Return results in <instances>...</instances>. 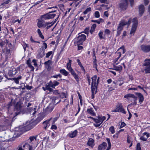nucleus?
<instances>
[{"label":"nucleus","mask_w":150,"mask_h":150,"mask_svg":"<svg viewBox=\"0 0 150 150\" xmlns=\"http://www.w3.org/2000/svg\"><path fill=\"white\" fill-rule=\"evenodd\" d=\"M131 18H130L127 21L124 20H121L119 24L117 29V36L120 35L124 26L126 25H129L131 23Z\"/></svg>","instance_id":"f257e3e1"},{"label":"nucleus","mask_w":150,"mask_h":150,"mask_svg":"<svg viewBox=\"0 0 150 150\" xmlns=\"http://www.w3.org/2000/svg\"><path fill=\"white\" fill-rule=\"evenodd\" d=\"M131 21L132 22L133 24L129 33L130 37L134 35L136 30L138 24V20L137 18H134L132 19L131 18Z\"/></svg>","instance_id":"f03ea898"},{"label":"nucleus","mask_w":150,"mask_h":150,"mask_svg":"<svg viewBox=\"0 0 150 150\" xmlns=\"http://www.w3.org/2000/svg\"><path fill=\"white\" fill-rule=\"evenodd\" d=\"M97 76L94 75L92 78V82L91 85V89L92 93H96L97 92L98 83H96Z\"/></svg>","instance_id":"7ed1b4c3"},{"label":"nucleus","mask_w":150,"mask_h":150,"mask_svg":"<svg viewBox=\"0 0 150 150\" xmlns=\"http://www.w3.org/2000/svg\"><path fill=\"white\" fill-rule=\"evenodd\" d=\"M36 139L35 137L32 136L30 137L27 140L26 142H23L24 144H26L28 145L27 148L28 150H33L32 146L30 144H33L35 142Z\"/></svg>","instance_id":"20e7f679"},{"label":"nucleus","mask_w":150,"mask_h":150,"mask_svg":"<svg viewBox=\"0 0 150 150\" xmlns=\"http://www.w3.org/2000/svg\"><path fill=\"white\" fill-rule=\"evenodd\" d=\"M124 98H127L129 101H132V100L134 101L133 102L128 105V106L131 105H136L137 98L134 94L130 93L124 96Z\"/></svg>","instance_id":"39448f33"},{"label":"nucleus","mask_w":150,"mask_h":150,"mask_svg":"<svg viewBox=\"0 0 150 150\" xmlns=\"http://www.w3.org/2000/svg\"><path fill=\"white\" fill-rule=\"evenodd\" d=\"M128 7V0H121L118 4V7L121 11H124Z\"/></svg>","instance_id":"423d86ee"},{"label":"nucleus","mask_w":150,"mask_h":150,"mask_svg":"<svg viewBox=\"0 0 150 150\" xmlns=\"http://www.w3.org/2000/svg\"><path fill=\"white\" fill-rule=\"evenodd\" d=\"M120 50V52H116L115 53L116 57L113 60V63L117 65L119 64V62H117L119 58L121 56V51L123 54L125 52V51L124 50V47H120L118 50V51Z\"/></svg>","instance_id":"0eeeda50"},{"label":"nucleus","mask_w":150,"mask_h":150,"mask_svg":"<svg viewBox=\"0 0 150 150\" xmlns=\"http://www.w3.org/2000/svg\"><path fill=\"white\" fill-rule=\"evenodd\" d=\"M144 66L145 67L144 69L145 73H150V59H146L145 60Z\"/></svg>","instance_id":"6e6552de"},{"label":"nucleus","mask_w":150,"mask_h":150,"mask_svg":"<svg viewBox=\"0 0 150 150\" xmlns=\"http://www.w3.org/2000/svg\"><path fill=\"white\" fill-rule=\"evenodd\" d=\"M113 112H120L123 113L125 114L126 112L123 108L122 105L121 103H118L116 109L112 111Z\"/></svg>","instance_id":"1a4fd4ad"},{"label":"nucleus","mask_w":150,"mask_h":150,"mask_svg":"<svg viewBox=\"0 0 150 150\" xmlns=\"http://www.w3.org/2000/svg\"><path fill=\"white\" fill-rule=\"evenodd\" d=\"M86 36L84 34L79 35L77 38V42L79 45H82L83 42L85 40Z\"/></svg>","instance_id":"9d476101"},{"label":"nucleus","mask_w":150,"mask_h":150,"mask_svg":"<svg viewBox=\"0 0 150 150\" xmlns=\"http://www.w3.org/2000/svg\"><path fill=\"white\" fill-rule=\"evenodd\" d=\"M141 50L145 53H147L150 51V45H142L140 46Z\"/></svg>","instance_id":"9b49d317"},{"label":"nucleus","mask_w":150,"mask_h":150,"mask_svg":"<svg viewBox=\"0 0 150 150\" xmlns=\"http://www.w3.org/2000/svg\"><path fill=\"white\" fill-rule=\"evenodd\" d=\"M55 16V14L52 13L51 12H50L41 16V18L43 19H49L54 18Z\"/></svg>","instance_id":"f8f14e48"},{"label":"nucleus","mask_w":150,"mask_h":150,"mask_svg":"<svg viewBox=\"0 0 150 150\" xmlns=\"http://www.w3.org/2000/svg\"><path fill=\"white\" fill-rule=\"evenodd\" d=\"M27 146L28 145L23 142L18 146L16 149V150H25V149H28Z\"/></svg>","instance_id":"ddd939ff"},{"label":"nucleus","mask_w":150,"mask_h":150,"mask_svg":"<svg viewBox=\"0 0 150 150\" xmlns=\"http://www.w3.org/2000/svg\"><path fill=\"white\" fill-rule=\"evenodd\" d=\"M45 19H43L41 17L40 19H39L37 23V26L39 28H45V23H44V21Z\"/></svg>","instance_id":"4468645a"},{"label":"nucleus","mask_w":150,"mask_h":150,"mask_svg":"<svg viewBox=\"0 0 150 150\" xmlns=\"http://www.w3.org/2000/svg\"><path fill=\"white\" fill-rule=\"evenodd\" d=\"M145 11V7L143 4L140 5L139 6V16H141Z\"/></svg>","instance_id":"2eb2a0df"},{"label":"nucleus","mask_w":150,"mask_h":150,"mask_svg":"<svg viewBox=\"0 0 150 150\" xmlns=\"http://www.w3.org/2000/svg\"><path fill=\"white\" fill-rule=\"evenodd\" d=\"M18 72V70L16 68L12 69L9 70L8 72V75L12 76L16 74Z\"/></svg>","instance_id":"dca6fc26"},{"label":"nucleus","mask_w":150,"mask_h":150,"mask_svg":"<svg viewBox=\"0 0 150 150\" xmlns=\"http://www.w3.org/2000/svg\"><path fill=\"white\" fill-rule=\"evenodd\" d=\"M78 132L77 130H75L73 132H70L67 135V136L71 138H73L75 137L78 133Z\"/></svg>","instance_id":"f3484780"},{"label":"nucleus","mask_w":150,"mask_h":150,"mask_svg":"<svg viewBox=\"0 0 150 150\" xmlns=\"http://www.w3.org/2000/svg\"><path fill=\"white\" fill-rule=\"evenodd\" d=\"M52 119V118H51L48 120H46L43 122V124L44 129H46L48 126H50V124L49 122Z\"/></svg>","instance_id":"a211bd4d"},{"label":"nucleus","mask_w":150,"mask_h":150,"mask_svg":"<svg viewBox=\"0 0 150 150\" xmlns=\"http://www.w3.org/2000/svg\"><path fill=\"white\" fill-rule=\"evenodd\" d=\"M87 144L91 147H93L95 145L94 140L91 138H89L87 143Z\"/></svg>","instance_id":"6ab92c4d"},{"label":"nucleus","mask_w":150,"mask_h":150,"mask_svg":"<svg viewBox=\"0 0 150 150\" xmlns=\"http://www.w3.org/2000/svg\"><path fill=\"white\" fill-rule=\"evenodd\" d=\"M143 136L141 137L140 139L143 141H145L147 140L148 138L149 137V134L146 132L143 133Z\"/></svg>","instance_id":"aec40b11"},{"label":"nucleus","mask_w":150,"mask_h":150,"mask_svg":"<svg viewBox=\"0 0 150 150\" xmlns=\"http://www.w3.org/2000/svg\"><path fill=\"white\" fill-rule=\"evenodd\" d=\"M50 82V84L51 87L53 88H55V86H58L59 84V82L55 80H54L53 81H51Z\"/></svg>","instance_id":"412c9836"},{"label":"nucleus","mask_w":150,"mask_h":150,"mask_svg":"<svg viewBox=\"0 0 150 150\" xmlns=\"http://www.w3.org/2000/svg\"><path fill=\"white\" fill-rule=\"evenodd\" d=\"M107 143L105 142H103L102 144L100 145L98 147V150H103L105 149L107 146Z\"/></svg>","instance_id":"4be33fe9"},{"label":"nucleus","mask_w":150,"mask_h":150,"mask_svg":"<svg viewBox=\"0 0 150 150\" xmlns=\"http://www.w3.org/2000/svg\"><path fill=\"white\" fill-rule=\"evenodd\" d=\"M21 79L22 76H19L17 78H14L10 79L11 80H13L16 83L18 84L19 83V80Z\"/></svg>","instance_id":"5701e85b"},{"label":"nucleus","mask_w":150,"mask_h":150,"mask_svg":"<svg viewBox=\"0 0 150 150\" xmlns=\"http://www.w3.org/2000/svg\"><path fill=\"white\" fill-rule=\"evenodd\" d=\"M87 111L88 113H89L93 116H95L96 115V113L94 112V110L92 108L88 109Z\"/></svg>","instance_id":"b1692460"},{"label":"nucleus","mask_w":150,"mask_h":150,"mask_svg":"<svg viewBox=\"0 0 150 150\" xmlns=\"http://www.w3.org/2000/svg\"><path fill=\"white\" fill-rule=\"evenodd\" d=\"M54 22H46L45 23V28L47 29H49L54 24Z\"/></svg>","instance_id":"393cba45"},{"label":"nucleus","mask_w":150,"mask_h":150,"mask_svg":"<svg viewBox=\"0 0 150 150\" xmlns=\"http://www.w3.org/2000/svg\"><path fill=\"white\" fill-rule=\"evenodd\" d=\"M59 72L62 74L66 76H68L69 74V72L66 70L64 69L60 70Z\"/></svg>","instance_id":"a878e982"},{"label":"nucleus","mask_w":150,"mask_h":150,"mask_svg":"<svg viewBox=\"0 0 150 150\" xmlns=\"http://www.w3.org/2000/svg\"><path fill=\"white\" fill-rule=\"evenodd\" d=\"M114 69L117 71L120 72L122 70V67L121 66H116L114 65Z\"/></svg>","instance_id":"bb28decb"},{"label":"nucleus","mask_w":150,"mask_h":150,"mask_svg":"<svg viewBox=\"0 0 150 150\" xmlns=\"http://www.w3.org/2000/svg\"><path fill=\"white\" fill-rule=\"evenodd\" d=\"M139 98V102L140 104L142 103L144 100V98L143 96L140 93H138L137 94Z\"/></svg>","instance_id":"cd10ccee"},{"label":"nucleus","mask_w":150,"mask_h":150,"mask_svg":"<svg viewBox=\"0 0 150 150\" xmlns=\"http://www.w3.org/2000/svg\"><path fill=\"white\" fill-rule=\"evenodd\" d=\"M69 61L68 63L67 64V69L69 71L73 69L71 67V60L70 59H69Z\"/></svg>","instance_id":"c85d7f7f"},{"label":"nucleus","mask_w":150,"mask_h":150,"mask_svg":"<svg viewBox=\"0 0 150 150\" xmlns=\"http://www.w3.org/2000/svg\"><path fill=\"white\" fill-rule=\"evenodd\" d=\"M54 109V106L53 105L50 104L47 107V111L50 112H51Z\"/></svg>","instance_id":"c756f323"},{"label":"nucleus","mask_w":150,"mask_h":150,"mask_svg":"<svg viewBox=\"0 0 150 150\" xmlns=\"http://www.w3.org/2000/svg\"><path fill=\"white\" fill-rule=\"evenodd\" d=\"M91 21L94 23H96L98 24H100L101 23L103 22L104 20L101 18H100L98 20H92Z\"/></svg>","instance_id":"7c9ffc66"},{"label":"nucleus","mask_w":150,"mask_h":150,"mask_svg":"<svg viewBox=\"0 0 150 150\" xmlns=\"http://www.w3.org/2000/svg\"><path fill=\"white\" fill-rule=\"evenodd\" d=\"M94 56H95V58L93 59L94 60L93 61V67L94 68H96L97 70H98L97 69V64L96 63V56H95V54H94Z\"/></svg>","instance_id":"2f4dec72"},{"label":"nucleus","mask_w":150,"mask_h":150,"mask_svg":"<svg viewBox=\"0 0 150 150\" xmlns=\"http://www.w3.org/2000/svg\"><path fill=\"white\" fill-rule=\"evenodd\" d=\"M106 140L108 143V145L107 148L106 149V150H109L111 147V144L110 142V140L109 139L107 138Z\"/></svg>","instance_id":"473e14b6"},{"label":"nucleus","mask_w":150,"mask_h":150,"mask_svg":"<svg viewBox=\"0 0 150 150\" xmlns=\"http://www.w3.org/2000/svg\"><path fill=\"white\" fill-rule=\"evenodd\" d=\"M37 32L39 36L42 39H44V36L42 34L41 32L39 29H38Z\"/></svg>","instance_id":"72a5a7b5"},{"label":"nucleus","mask_w":150,"mask_h":150,"mask_svg":"<svg viewBox=\"0 0 150 150\" xmlns=\"http://www.w3.org/2000/svg\"><path fill=\"white\" fill-rule=\"evenodd\" d=\"M92 119H93L94 121L96 122V123H100V117L99 116L98 117V118L95 119L94 118H92Z\"/></svg>","instance_id":"f704fd0d"},{"label":"nucleus","mask_w":150,"mask_h":150,"mask_svg":"<svg viewBox=\"0 0 150 150\" xmlns=\"http://www.w3.org/2000/svg\"><path fill=\"white\" fill-rule=\"evenodd\" d=\"M14 111H17V112H16L15 113H16V115H18L21 112V109L20 108H17L16 107L14 109Z\"/></svg>","instance_id":"c9c22d12"},{"label":"nucleus","mask_w":150,"mask_h":150,"mask_svg":"<svg viewBox=\"0 0 150 150\" xmlns=\"http://www.w3.org/2000/svg\"><path fill=\"white\" fill-rule=\"evenodd\" d=\"M91 8L90 7H88L87 8L85 11H84L83 13L84 14H87L88 12H90L91 11Z\"/></svg>","instance_id":"e433bc0d"},{"label":"nucleus","mask_w":150,"mask_h":150,"mask_svg":"<svg viewBox=\"0 0 150 150\" xmlns=\"http://www.w3.org/2000/svg\"><path fill=\"white\" fill-rule=\"evenodd\" d=\"M45 65L46 66L49 67L52 64V61L51 60H49L45 62Z\"/></svg>","instance_id":"4c0bfd02"},{"label":"nucleus","mask_w":150,"mask_h":150,"mask_svg":"<svg viewBox=\"0 0 150 150\" xmlns=\"http://www.w3.org/2000/svg\"><path fill=\"white\" fill-rule=\"evenodd\" d=\"M109 130L111 132L112 134H114L115 132V131L114 129V127L113 126H111L110 127L109 129Z\"/></svg>","instance_id":"58836bf2"},{"label":"nucleus","mask_w":150,"mask_h":150,"mask_svg":"<svg viewBox=\"0 0 150 150\" xmlns=\"http://www.w3.org/2000/svg\"><path fill=\"white\" fill-rule=\"evenodd\" d=\"M94 16L96 18H98L100 16L99 12L98 11H96L94 13Z\"/></svg>","instance_id":"ea45409f"},{"label":"nucleus","mask_w":150,"mask_h":150,"mask_svg":"<svg viewBox=\"0 0 150 150\" xmlns=\"http://www.w3.org/2000/svg\"><path fill=\"white\" fill-rule=\"evenodd\" d=\"M5 99L4 96L0 93V102H3Z\"/></svg>","instance_id":"a19ab883"},{"label":"nucleus","mask_w":150,"mask_h":150,"mask_svg":"<svg viewBox=\"0 0 150 150\" xmlns=\"http://www.w3.org/2000/svg\"><path fill=\"white\" fill-rule=\"evenodd\" d=\"M73 76H74V79H76L77 82L79 83V80L78 75L76 74Z\"/></svg>","instance_id":"79ce46f5"},{"label":"nucleus","mask_w":150,"mask_h":150,"mask_svg":"<svg viewBox=\"0 0 150 150\" xmlns=\"http://www.w3.org/2000/svg\"><path fill=\"white\" fill-rule=\"evenodd\" d=\"M136 150H141L140 144L139 143H138L137 144Z\"/></svg>","instance_id":"37998d69"},{"label":"nucleus","mask_w":150,"mask_h":150,"mask_svg":"<svg viewBox=\"0 0 150 150\" xmlns=\"http://www.w3.org/2000/svg\"><path fill=\"white\" fill-rule=\"evenodd\" d=\"M103 32L100 31L98 33V35L100 39H101L103 38Z\"/></svg>","instance_id":"c03bdc74"},{"label":"nucleus","mask_w":150,"mask_h":150,"mask_svg":"<svg viewBox=\"0 0 150 150\" xmlns=\"http://www.w3.org/2000/svg\"><path fill=\"white\" fill-rule=\"evenodd\" d=\"M52 53L53 52L52 51L48 52L46 54V57H49L52 54Z\"/></svg>","instance_id":"a18cd8bd"},{"label":"nucleus","mask_w":150,"mask_h":150,"mask_svg":"<svg viewBox=\"0 0 150 150\" xmlns=\"http://www.w3.org/2000/svg\"><path fill=\"white\" fill-rule=\"evenodd\" d=\"M105 33L106 34L109 35L110 33V31L108 29H106L105 30Z\"/></svg>","instance_id":"49530a36"},{"label":"nucleus","mask_w":150,"mask_h":150,"mask_svg":"<svg viewBox=\"0 0 150 150\" xmlns=\"http://www.w3.org/2000/svg\"><path fill=\"white\" fill-rule=\"evenodd\" d=\"M50 81L48 83H47L45 85V86L46 87V89H48V88L51 87V85H50Z\"/></svg>","instance_id":"de8ad7c7"},{"label":"nucleus","mask_w":150,"mask_h":150,"mask_svg":"<svg viewBox=\"0 0 150 150\" xmlns=\"http://www.w3.org/2000/svg\"><path fill=\"white\" fill-rule=\"evenodd\" d=\"M89 29V28H87L84 30L83 33L86 34H88V30Z\"/></svg>","instance_id":"09e8293b"},{"label":"nucleus","mask_w":150,"mask_h":150,"mask_svg":"<svg viewBox=\"0 0 150 150\" xmlns=\"http://www.w3.org/2000/svg\"><path fill=\"white\" fill-rule=\"evenodd\" d=\"M52 77L57 78L58 77L61 78L62 77V75L60 74H59L58 75H54L52 76Z\"/></svg>","instance_id":"8fccbe9b"},{"label":"nucleus","mask_w":150,"mask_h":150,"mask_svg":"<svg viewBox=\"0 0 150 150\" xmlns=\"http://www.w3.org/2000/svg\"><path fill=\"white\" fill-rule=\"evenodd\" d=\"M69 71L70 72V73L71 74L72 76H73V75L76 74V73L73 70V69H72L71 70H69Z\"/></svg>","instance_id":"3c124183"},{"label":"nucleus","mask_w":150,"mask_h":150,"mask_svg":"<svg viewBox=\"0 0 150 150\" xmlns=\"http://www.w3.org/2000/svg\"><path fill=\"white\" fill-rule=\"evenodd\" d=\"M127 142L129 143H131L132 142L131 141V138L129 136H128L127 137Z\"/></svg>","instance_id":"603ef678"},{"label":"nucleus","mask_w":150,"mask_h":150,"mask_svg":"<svg viewBox=\"0 0 150 150\" xmlns=\"http://www.w3.org/2000/svg\"><path fill=\"white\" fill-rule=\"evenodd\" d=\"M112 83L114 85L113 86L114 88H115L117 87L116 86L117 85V81H115L112 82Z\"/></svg>","instance_id":"864d4df0"},{"label":"nucleus","mask_w":150,"mask_h":150,"mask_svg":"<svg viewBox=\"0 0 150 150\" xmlns=\"http://www.w3.org/2000/svg\"><path fill=\"white\" fill-rule=\"evenodd\" d=\"M57 127L55 125H52L51 127V129H54L56 130L57 129Z\"/></svg>","instance_id":"5fc2aeb1"},{"label":"nucleus","mask_w":150,"mask_h":150,"mask_svg":"<svg viewBox=\"0 0 150 150\" xmlns=\"http://www.w3.org/2000/svg\"><path fill=\"white\" fill-rule=\"evenodd\" d=\"M96 27V24H94L92 25L91 28L93 30H94Z\"/></svg>","instance_id":"6e6d98bb"},{"label":"nucleus","mask_w":150,"mask_h":150,"mask_svg":"<svg viewBox=\"0 0 150 150\" xmlns=\"http://www.w3.org/2000/svg\"><path fill=\"white\" fill-rule=\"evenodd\" d=\"M131 6L132 7L134 4V0H129Z\"/></svg>","instance_id":"4d7b16f0"},{"label":"nucleus","mask_w":150,"mask_h":150,"mask_svg":"<svg viewBox=\"0 0 150 150\" xmlns=\"http://www.w3.org/2000/svg\"><path fill=\"white\" fill-rule=\"evenodd\" d=\"M126 125L125 123L124 122H122L120 126V128H122L123 127H125Z\"/></svg>","instance_id":"13d9d810"},{"label":"nucleus","mask_w":150,"mask_h":150,"mask_svg":"<svg viewBox=\"0 0 150 150\" xmlns=\"http://www.w3.org/2000/svg\"><path fill=\"white\" fill-rule=\"evenodd\" d=\"M57 120V119L56 118H54L53 119L52 118V119L51 120H52V123L54 124Z\"/></svg>","instance_id":"bf43d9fd"},{"label":"nucleus","mask_w":150,"mask_h":150,"mask_svg":"<svg viewBox=\"0 0 150 150\" xmlns=\"http://www.w3.org/2000/svg\"><path fill=\"white\" fill-rule=\"evenodd\" d=\"M144 3L145 5H147L149 3L148 0H144Z\"/></svg>","instance_id":"052dcab7"},{"label":"nucleus","mask_w":150,"mask_h":150,"mask_svg":"<svg viewBox=\"0 0 150 150\" xmlns=\"http://www.w3.org/2000/svg\"><path fill=\"white\" fill-rule=\"evenodd\" d=\"M28 67L31 69V71H33L34 68V67L31 65V64L28 66Z\"/></svg>","instance_id":"680f3d73"},{"label":"nucleus","mask_w":150,"mask_h":150,"mask_svg":"<svg viewBox=\"0 0 150 150\" xmlns=\"http://www.w3.org/2000/svg\"><path fill=\"white\" fill-rule=\"evenodd\" d=\"M53 93L56 95L59 94L58 91L57 90H53Z\"/></svg>","instance_id":"e2e57ef3"},{"label":"nucleus","mask_w":150,"mask_h":150,"mask_svg":"<svg viewBox=\"0 0 150 150\" xmlns=\"http://www.w3.org/2000/svg\"><path fill=\"white\" fill-rule=\"evenodd\" d=\"M11 1V0H7V1H6L5 2H4V3H3L2 4V5H4V4H8V3H9V2L10 1Z\"/></svg>","instance_id":"0e129e2a"},{"label":"nucleus","mask_w":150,"mask_h":150,"mask_svg":"<svg viewBox=\"0 0 150 150\" xmlns=\"http://www.w3.org/2000/svg\"><path fill=\"white\" fill-rule=\"evenodd\" d=\"M43 46H44L45 49H46L47 48V44L46 43H43Z\"/></svg>","instance_id":"69168bd1"},{"label":"nucleus","mask_w":150,"mask_h":150,"mask_svg":"<svg viewBox=\"0 0 150 150\" xmlns=\"http://www.w3.org/2000/svg\"><path fill=\"white\" fill-rule=\"evenodd\" d=\"M104 15L108 17V13L107 11L104 12Z\"/></svg>","instance_id":"338daca9"},{"label":"nucleus","mask_w":150,"mask_h":150,"mask_svg":"<svg viewBox=\"0 0 150 150\" xmlns=\"http://www.w3.org/2000/svg\"><path fill=\"white\" fill-rule=\"evenodd\" d=\"M77 62L78 63V64L80 66L82 65V64H81V62H80V60L79 59H77Z\"/></svg>","instance_id":"774afa93"}]
</instances>
